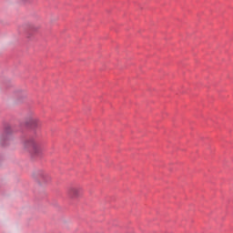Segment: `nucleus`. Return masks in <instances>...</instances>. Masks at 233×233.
Instances as JSON below:
<instances>
[{
	"label": "nucleus",
	"mask_w": 233,
	"mask_h": 233,
	"mask_svg": "<svg viewBox=\"0 0 233 233\" xmlns=\"http://www.w3.org/2000/svg\"><path fill=\"white\" fill-rule=\"evenodd\" d=\"M37 181L40 184H46V183H48V182L51 181V177H50V176L47 173L40 172L37 175Z\"/></svg>",
	"instance_id": "nucleus-2"
},
{
	"label": "nucleus",
	"mask_w": 233,
	"mask_h": 233,
	"mask_svg": "<svg viewBox=\"0 0 233 233\" xmlns=\"http://www.w3.org/2000/svg\"><path fill=\"white\" fill-rule=\"evenodd\" d=\"M84 189L80 186H74L68 188L67 196L71 199H76L83 196Z\"/></svg>",
	"instance_id": "nucleus-1"
},
{
	"label": "nucleus",
	"mask_w": 233,
	"mask_h": 233,
	"mask_svg": "<svg viewBox=\"0 0 233 233\" xmlns=\"http://www.w3.org/2000/svg\"><path fill=\"white\" fill-rule=\"evenodd\" d=\"M30 147L35 154H38V152H40V147L35 142H31Z\"/></svg>",
	"instance_id": "nucleus-3"
},
{
	"label": "nucleus",
	"mask_w": 233,
	"mask_h": 233,
	"mask_svg": "<svg viewBox=\"0 0 233 233\" xmlns=\"http://www.w3.org/2000/svg\"><path fill=\"white\" fill-rule=\"evenodd\" d=\"M31 125H33V127H40L41 123H40V120L37 117H32L31 118Z\"/></svg>",
	"instance_id": "nucleus-4"
}]
</instances>
